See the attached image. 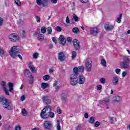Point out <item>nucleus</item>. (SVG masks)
<instances>
[{
	"label": "nucleus",
	"mask_w": 130,
	"mask_h": 130,
	"mask_svg": "<svg viewBox=\"0 0 130 130\" xmlns=\"http://www.w3.org/2000/svg\"><path fill=\"white\" fill-rule=\"evenodd\" d=\"M26 99V98L25 97V95H22L21 97V101H24Z\"/></svg>",
	"instance_id": "obj_64"
},
{
	"label": "nucleus",
	"mask_w": 130,
	"mask_h": 130,
	"mask_svg": "<svg viewBox=\"0 0 130 130\" xmlns=\"http://www.w3.org/2000/svg\"><path fill=\"white\" fill-rule=\"evenodd\" d=\"M73 19L75 21V22H78V21H79V17H78V16H77V15H74L73 16Z\"/></svg>",
	"instance_id": "obj_46"
},
{
	"label": "nucleus",
	"mask_w": 130,
	"mask_h": 130,
	"mask_svg": "<svg viewBox=\"0 0 130 130\" xmlns=\"http://www.w3.org/2000/svg\"><path fill=\"white\" fill-rule=\"evenodd\" d=\"M60 98L61 100H63V101H66L68 98V96L67 95V94L64 93H62L60 95Z\"/></svg>",
	"instance_id": "obj_24"
},
{
	"label": "nucleus",
	"mask_w": 130,
	"mask_h": 130,
	"mask_svg": "<svg viewBox=\"0 0 130 130\" xmlns=\"http://www.w3.org/2000/svg\"><path fill=\"white\" fill-rule=\"evenodd\" d=\"M120 71H121V70L119 69H117L115 70V73L116 74H119V73H120Z\"/></svg>",
	"instance_id": "obj_57"
},
{
	"label": "nucleus",
	"mask_w": 130,
	"mask_h": 130,
	"mask_svg": "<svg viewBox=\"0 0 130 130\" xmlns=\"http://www.w3.org/2000/svg\"><path fill=\"white\" fill-rule=\"evenodd\" d=\"M47 87H49V84H48V83H46L45 82L42 83L41 88L42 89H45L46 88H47Z\"/></svg>",
	"instance_id": "obj_27"
},
{
	"label": "nucleus",
	"mask_w": 130,
	"mask_h": 130,
	"mask_svg": "<svg viewBox=\"0 0 130 130\" xmlns=\"http://www.w3.org/2000/svg\"><path fill=\"white\" fill-rule=\"evenodd\" d=\"M72 32L75 34H79L80 33V30L78 27H74L72 29Z\"/></svg>",
	"instance_id": "obj_26"
},
{
	"label": "nucleus",
	"mask_w": 130,
	"mask_h": 130,
	"mask_svg": "<svg viewBox=\"0 0 130 130\" xmlns=\"http://www.w3.org/2000/svg\"><path fill=\"white\" fill-rule=\"evenodd\" d=\"M32 56L34 58H35V59H37V58H38V56H39V53L36 52L32 55Z\"/></svg>",
	"instance_id": "obj_39"
},
{
	"label": "nucleus",
	"mask_w": 130,
	"mask_h": 130,
	"mask_svg": "<svg viewBox=\"0 0 130 130\" xmlns=\"http://www.w3.org/2000/svg\"><path fill=\"white\" fill-rule=\"evenodd\" d=\"M73 73H74V74H73L72 75H76V76H77V75H78V73H79V69H78V67L74 68Z\"/></svg>",
	"instance_id": "obj_30"
},
{
	"label": "nucleus",
	"mask_w": 130,
	"mask_h": 130,
	"mask_svg": "<svg viewBox=\"0 0 130 130\" xmlns=\"http://www.w3.org/2000/svg\"><path fill=\"white\" fill-rule=\"evenodd\" d=\"M8 39L13 42L19 41V36L16 34H12L8 36Z\"/></svg>",
	"instance_id": "obj_6"
},
{
	"label": "nucleus",
	"mask_w": 130,
	"mask_h": 130,
	"mask_svg": "<svg viewBox=\"0 0 130 130\" xmlns=\"http://www.w3.org/2000/svg\"><path fill=\"white\" fill-rule=\"evenodd\" d=\"M44 127L46 130H51L52 128V123L50 121H45L44 123Z\"/></svg>",
	"instance_id": "obj_7"
},
{
	"label": "nucleus",
	"mask_w": 130,
	"mask_h": 130,
	"mask_svg": "<svg viewBox=\"0 0 130 130\" xmlns=\"http://www.w3.org/2000/svg\"><path fill=\"white\" fill-rule=\"evenodd\" d=\"M19 48H20V47L18 46H15L12 47L9 52V54L13 58H17V54L19 53Z\"/></svg>",
	"instance_id": "obj_1"
},
{
	"label": "nucleus",
	"mask_w": 130,
	"mask_h": 130,
	"mask_svg": "<svg viewBox=\"0 0 130 130\" xmlns=\"http://www.w3.org/2000/svg\"><path fill=\"white\" fill-rule=\"evenodd\" d=\"M0 102H1V104L3 105V107L5 109H8V110H12V107L10 105L9 101L6 98H0Z\"/></svg>",
	"instance_id": "obj_2"
},
{
	"label": "nucleus",
	"mask_w": 130,
	"mask_h": 130,
	"mask_svg": "<svg viewBox=\"0 0 130 130\" xmlns=\"http://www.w3.org/2000/svg\"><path fill=\"white\" fill-rule=\"evenodd\" d=\"M120 101V97L118 96H116L114 98L113 102H119Z\"/></svg>",
	"instance_id": "obj_32"
},
{
	"label": "nucleus",
	"mask_w": 130,
	"mask_h": 130,
	"mask_svg": "<svg viewBox=\"0 0 130 130\" xmlns=\"http://www.w3.org/2000/svg\"><path fill=\"white\" fill-rule=\"evenodd\" d=\"M33 83H34V77L32 75H30L29 76V83L32 85Z\"/></svg>",
	"instance_id": "obj_31"
},
{
	"label": "nucleus",
	"mask_w": 130,
	"mask_h": 130,
	"mask_svg": "<svg viewBox=\"0 0 130 130\" xmlns=\"http://www.w3.org/2000/svg\"><path fill=\"white\" fill-rule=\"evenodd\" d=\"M42 115H43V117H42V118H43V119H46L48 118V117H50L51 118H53L55 116L54 113L51 111L49 112L46 115H43V114Z\"/></svg>",
	"instance_id": "obj_8"
},
{
	"label": "nucleus",
	"mask_w": 130,
	"mask_h": 130,
	"mask_svg": "<svg viewBox=\"0 0 130 130\" xmlns=\"http://www.w3.org/2000/svg\"><path fill=\"white\" fill-rule=\"evenodd\" d=\"M52 4H55L57 3V0H50Z\"/></svg>",
	"instance_id": "obj_63"
},
{
	"label": "nucleus",
	"mask_w": 130,
	"mask_h": 130,
	"mask_svg": "<svg viewBox=\"0 0 130 130\" xmlns=\"http://www.w3.org/2000/svg\"><path fill=\"white\" fill-rule=\"evenodd\" d=\"M97 89H98V90H101V89H102V85H98L97 86Z\"/></svg>",
	"instance_id": "obj_60"
},
{
	"label": "nucleus",
	"mask_w": 130,
	"mask_h": 130,
	"mask_svg": "<svg viewBox=\"0 0 130 130\" xmlns=\"http://www.w3.org/2000/svg\"><path fill=\"white\" fill-rule=\"evenodd\" d=\"M52 109V107H51V106L48 105L46 106L44 108V109H43V110L41 111V117H43V116L42 115L43 114V115H47V114H48V113L51 111Z\"/></svg>",
	"instance_id": "obj_5"
},
{
	"label": "nucleus",
	"mask_w": 130,
	"mask_h": 130,
	"mask_svg": "<svg viewBox=\"0 0 130 130\" xmlns=\"http://www.w3.org/2000/svg\"><path fill=\"white\" fill-rule=\"evenodd\" d=\"M21 113L23 116H26V115H27V111H26V109H22Z\"/></svg>",
	"instance_id": "obj_41"
},
{
	"label": "nucleus",
	"mask_w": 130,
	"mask_h": 130,
	"mask_svg": "<svg viewBox=\"0 0 130 130\" xmlns=\"http://www.w3.org/2000/svg\"><path fill=\"white\" fill-rule=\"evenodd\" d=\"M1 84L2 87L3 88V89L5 92L6 95H8L9 96V95H10V93H9V90L7 89V88L6 87V82L2 81Z\"/></svg>",
	"instance_id": "obj_15"
},
{
	"label": "nucleus",
	"mask_w": 130,
	"mask_h": 130,
	"mask_svg": "<svg viewBox=\"0 0 130 130\" xmlns=\"http://www.w3.org/2000/svg\"><path fill=\"white\" fill-rule=\"evenodd\" d=\"M120 66L123 69H129V63H127V62L124 61H121L120 62Z\"/></svg>",
	"instance_id": "obj_13"
},
{
	"label": "nucleus",
	"mask_w": 130,
	"mask_h": 130,
	"mask_svg": "<svg viewBox=\"0 0 130 130\" xmlns=\"http://www.w3.org/2000/svg\"><path fill=\"white\" fill-rule=\"evenodd\" d=\"M66 22L67 24H70V18H69V16L66 17Z\"/></svg>",
	"instance_id": "obj_53"
},
{
	"label": "nucleus",
	"mask_w": 130,
	"mask_h": 130,
	"mask_svg": "<svg viewBox=\"0 0 130 130\" xmlns=\"http://www.w3.org/2000/svg\"><path fill=\"white\" fill-rule=\"evenodd\" d=\"M8 85L9 88V92H12V91L14 90V83L12 82H9Z\"/></svg>",
	"instance_id": "obj_22"
},
{
	"label": "nucleus",
	"mask_w": 130,
	"mask_h": 130,
	"mask_svg": "<svg viewBox=\"0 0 130 130\" xmlns=\"http://www.w3.org/2000/svg\"><path fill=\"white\" fill-rule=\"evenodd\" d=\"M43 79L44 81H48L50 79V77L48 75H46L43 77Z\"/></svg>",
	"instance_id": "obj_33"
},
{
	"label": "nucleus",
	"mask_w": 130,
	"mask_h": 130,
	"mask_svg": "<svg viewBox=\"0 0 130 130\" xmlns=\"http://www.w3.org/2000/svg\"><path fill=\"white\" fill-rule=\"evenodd\" d=\"M15 130H21V126L19 125H17L15 127Z\"/></svg>",
	"instance_id": "obj_54"
},
{
	"label": "nucleus",
	"mask_w": 130,
	"mask_h": 130,
	"mask_svg": "<svg viewBox=\"0 0 130 130\" xmlns=\"http://www.w3.org/2000/svg\"><path fill=\"white\" fill-rule=\"evenodd\" d=\"M15 3L17 5V6H21V2L20 0H15Z\"/></svg>",
	"instance_id": "obj_48"
},
{
	"label": "nucleus",
	"mask_w": 130,
	"mask_h": 130,
	"mask_svg": "<svg viewBox=\"0 0 130 130\" xmlns=\"http://www.w3.org/2000/svg\"><path fill=\"white\" fill-rule=\"evenodd\" d=\"M49 2V0H43L42 1V6L44 8H48L49 4L48 3Z\"/></svg>",
	"instance_id": "obj_20"
},
{
	"label": "nucleus",
	"mask_w": 130,
	"mask_h": 130,
	"mask_svg": "<svg viewBox=\"0 0 130 130\" xmlns=\"http://www.w3.org/2000/svg\"><path fill=\"white\" fill-rule=\"evenodd\" d=\"M90 35H92V36H97L99 31H98V28L95 27L90 28Z\"/></svg>",
	"instance_id": "obj_9"
},
{
	"label": "nucleus",
	"mask_w": 130,
	"mask_h": 130,
	"mask_svg": "<svg viewBox=\"0 0 130 130\" xmlns=\"http://www.w3.org/2000/svg\"><path fill=\"white\" fill-rule=\"evenodd\" d=\"M76 56H77V52H76V51H73L72 54V59H75Z\"/></svg>",
	"instance_id": "obj_35"
},
{
	"label": "nucleus",
	"mask_w": 130,
	"mask_h": 130,
	"mask_svg": "<svg viewBox=\"0 0 130 130\" xmlns=\"http://www.w3.org/2000/svg\"><path fill=\"white\" fill-rule=\"evenodd\" d=\"M3 22H4V19H3V18L0 17V26L3 25Z\"/></svg>",
	"instance_id": "obj_62"
},
{
	"label": "nucleus",
	"mask_w": 130,
	"mask_h": 130,
	"mask_svg": "<svg viewBox=\"0 0 130 130\" xmlns=\"http://www.w3.org/2000/svg\"><path fill=\"white\" fill-rule=\"evenodd\" d=\"M109 120L111 122V123H113V117H109Z\"/></svg>",
	"instance_id": "obj_58"
},
{
	"label": "nucleus",
	"mask_w": 130,
	"mask_h": 130,
	"mask_svg": "<svg viewBox=\"0 0 130 130\" xmlns=\"http://www.w3.org/2000/svg\"><path fill=\"white\" fill-rule=\"evenodd\" d=\"M94 125L95 126H96V127H98V126L100 125V122L99 121L95 122L94 123Z\"/></svg>",
	"instance_id": "obj_50"
},
{
	"label": "nucleus",
	"mask_w": 130,
	"mask_h": 130,
	"mask_svg": "<svg viewBox=\"0 0 130 130\" xmlns=\"http://www.w3.org/2000/svg\"><path fill=\"white\" fill-rule=\"evenodd\" d=\"M110 102V100H109V98H106L103 101L102 103L103 105H109Z\"/></svg>",
	"instance_id": "obj_21"
},
{
	"label": "nucleus",
	"mask_w": 130,
	"mask_h": 130,
	"mask_svg": "<svg viewBox=\"0 0 130 130\" xmlns=\"http://www.w3.org/2000/svg\"><path fill=\"white\" fill-rule=\"evenodd\" d=\"M41 33H43V34L46 33V27H45V26L42 27L41 28Z\"/></svg>",
	"instance_id": "obj_34"
},
{
	"label": "nucleus",
	"mask_w": 130,
	"mask_h": 130,
	"mask_svg": "<svg viewBox=\"0 0 130 130\" xmlns=\"http://www.w3.org/2000/svg\"><path fill=\"white\" fill-rule=\"evenodd\" d=\"M85 69L87 72H91L92 70V60L91 58H86L85 60Z\"/></svg>",
	"instance_id": "obj_3"
},
{
	"label": "nucleus",
	"mask_w": 130,
	"mask_h": 130,
	"mask_svg": "<svg viewBox=\"0 0 130 130\" xmlns=\"http://www.w3.org/2000/svg\"><path fill=\"white\" fill-rule=\"evenodd\" d=\"M81 3L82 4H86L89 2V0H80Z\"/></svg>",
	"instance_id": "obj_56"
},
{
	"label": "nucleus",
	"mask_w": 130,
	"mask_h": 130,
	"mask_svg": "<svg viewBox=\"0 0 130 130\" xmlns=\"http://www.w3.org/2000/svg\"><path fill=\"white\" fill-rule=\"evenodd\" d=\"M57 113H59V114H60V113H61V110L59 108H57Z\"/></svg>",
	"instance_id": "obj_61"
},
{
	"label": "nucleus",
	"mask_w": 130,
	"mask_h": 130,
	"mask_svg": "<svg viewBox=\"0 0 130 130\" xmlns=\"http://www.w3.org/2000/svg\"><path fill=\"white\" fill-rule=\"evenodd\" d=\"M119 81V78L116 76H114L113 78V84L115 86L118 84V81Z\"/></svg>",
	"instance_id": "obj_19"
},
{
	"label": "nucleus",
	"mask_w": 130,
	"mask_h": 130,
	"mask_svg": "<svg viewBox=\"0 0 130 130\" xmlns=\"http://www.w3.org/2000/svg\"><path fill=\"white\" fill-rule=\"evenodd\" d=\"M72 38H71V37H68V38H67V41H68V42H69V43H72Z\"/></svg>",
	"instance_id": "obj_55"
},
{
	"label": "nucleus",
	"mask_w": 130,
	"mask_h": 130,
	"mask_svg": "<svg viewBox=\"0 0 130 130\" xmlns=\"http://www.w3.org/2000/svg\"><path fill=\"white\" fill-rule=\"evenodd\" d=\"M42 99L46 104H50L51 103V100L48 96H44L42 98Z\"/></svg>",
	"instance_id": "obj_11"
},
{
	"label": "nucleus",
	"mask_w": 130,
	"mask_h": 130,
	"mask_svg": "<svg viewBox=\"0 0 130 130\" xmlns=\"http://www.w3.org/2000/svg\"><path fill=\"white\" fill-rule=\"evenodd\" d=\"M81 128H82V125H78L76 127V130H81Z\"/></svg>",
	"instance_id": "obj_59"
},
{
	"label": "nucleus",
	"mask_w": 130,
	"mask_h": 130,
	"mask_svg": "<svg viewBox=\"0 0 130 130\" xmlns=\"http://www.w3.org/2000/svg\"><path fill=\"white\" fill-rule=\"evenodd\" d=\"M58 59L59 61H64L66 59V55L62 52L59 53L58 55Z\"/></svg>",
	"instance_id": "obj_12"
},
{
	"label": "nucleus",
	"mask_w": 130,
	"mask_h": 130,
	"mask_svg": "<svg viewBox=\"0 0 130 130\" xmlns=\"http://www.w3.org/2000/svg\"><path fill=\"white\" fill-rule=\"evenodd\" d=\"M114 28V26L112 25H110L109 24H105V29L106 31H110L112 30Z\"/></svg>",
	"instance_id": "obj_18"
},
{
	"label": "nucleus",
	"mask_w": 130,
	"mask_h": 130,
	"mask_svg": "<svg viewBox=\"0 0 130 130\" xmlns=\"http://www.w3.org/2000/svg\"><path fill=\"white\" fill-rule=\"evenodd\" d=\"M56 30L57 31V32H61L62 28L60 26H57L56 27Z\"/></svg>",
	"instance_id": "obj_43"
},
{
	"label": "nucleus",
	"mask_w": 130,
	"mask_h": 130,
	"mask_svg": "<svg viewBox=\"0 0 130 130\" xmlns=\"http://www.w3.org/2000/svg\"><path fill=\"white\" fill-rule=\"evenodd\" d=\"M47 32L48 34H51L52 32V29L51 28V27L49 26L47 28Z\"/></svg>",
	"instance_id": "obj_42"
},
{
	"label": "nucleus",
	"mask_w": 130,
	"mask_h": 130,
	"mask_svg": "<svg viewBox=\"0 0 130 130\" xmlns=\"http://www.w3.org/2000/svg\"><path fill=\"white\" fill-rule=\"evenodd\" d=\"M38 39L40 41H43V40H44V36H43L42 34H39L38 37Z\"/></svg>",
	"instance_id": "obj_29"
},
{
	"label": "nucleus",
	"mask_w": 130,
	"mask_h": 130,
	"mask_svg": "<svg viewBox=\"0 0 130 130\" xmlns=\"http://www.w3.org/2000/svg\"><path fill=\"white\" fill-rule=\"evenodd\" d=\"M101 63L103 67H107L106 64V60H105V59H102L101 60Z\"/></svg>",
	"instance_id": "obj_36"
},
{
	"label": "nucleus",
	"mask_w": 130,
	"mask_h": 130,
	"mask_svg": "<svg viewBox=\"0 0 130 130\" xmlns=\"http://www.w3.org/2000/svg\"><path fill=\"white\" fill-rule=\"evenodd\" d=\"M90 123H94L95 122V117H91L89 119Z\"/></svg>",
	"instance_id": "obj_40"
},
{
	"label": "nucleus",
	"mask_w": 130,
	"mask_h": 130,
	"mask_svg": "<svg viewBox=\"0 0 130 130\" xmlns=\"http://www.w3.org/2000/svg\"><path fill=\"white\" fill-rule=\"evenodd\" d=\"M36 3L38 6H42V0H36Z\"/></svg>",
	"instance_id": "obj_44"
},
{
	"label": "nucleus",
	"mask_w": 130,
	"mask_h": 130,
	"mask_svg": "<svg viewBox=\"0 0 130 130\" xmlns=\"http://www.w3.org/2000/svg\"><path fill=\"white\" fill-rule=\"evenodd\" d=\"M78 84L79 85H83L85 83V77L82 75H80L78 77Z\"/></svg>",
	"instance_id": "obj_16"
},
{
	"label": "nucleus",
	"mask_w": 130,
	"mask_h": 130,
	"mask_svg": "<svg viewBox=\"0 0 130 130\" xmlns=\"http://www.w3.org/2000/svg\"><path fill=\"white\" fill-rule=\"evenodd\" d=\"M100 82L102 84H105L106 83V80L105 78H101V79L100 80Z\"/></svg>",
	"instance_id": "obj_45"
},
{
	"label": "nucleus",
	"mask_w": 130,
	"mask_h": 130,
	"mask_svg": "<svg viewBox=\"0 0 130 130\" xmlns=\"http://www.w3.org/2000/svg\"><path fill=\"white\" fill-rule=\"evenodd\" d=\"M121 18H122V14L119 15V18L117 19V23H120L121 22Z\"/></svg>",
	"instance_id": "obj_38"
},
{
	"label": "nucleus",
	"mask_w": 130,
	"mask_h": 130,
	"mask_svg": "<svg viewBox=\"0 0 130 130\" xmlns=\"http://www.w3.org/2000/svg\"><path fill=\"white\" fill-rule=\"evenodd\" d=\"M59 41L62 45H64L67 40L64 39V37L63 35H60L59 38Z\"/></svg>",
	"instance_id": "obj_17"
},
{
	"label": "nucleus",
	"mask_w": 130,
	"mask_h": 130,
	"mask_svg": "<svg viewBox=\"0 0 130 130\" xmlns=\"http://www.w3.org/2000/svg\"><path fill=\"white\" fill-rule=\"evenodd\" d=\"M24 73L25 77H30V76H32V75H31L30 71H29V70L28 69H26L25 70H24Z\"/></svg>",
	"instance_id": "obj_25"
},
{
	"label": "nucleus",
	"mask_w": 130,
	"mask_h": 130,
	"mask_svg": "<svg viewBox=\"0 0 130 130\" xmlns=\"http://www.w3.org/2000/svg\"><path fill=\"white\" fill-rule=\"evenodd\" d=\"M36 19L38 23H40V17L39 16H36Z\"/></svg>",
	"instance_id": "obj_49"
},
{
	"label": "nucleus",
	"mask_w": 130,
	"mask_h": 130,
	"mask_svg": "<svg viewBox=\"0 0 130 130\" xmlns=\"http://www.w3.org/2000/svg\"><path fill=\"white\" fill-rule=\"evenodd\" d=\"M28 68L30 69L31 73H34V74H36L37 71V68L36 67H34V66L33 65V63L32 62H30L28 64Z\"/></svg>",
	"instance_id": "obj_14"
},
{
	"label": "nucleus",
	"mask_w": 130,
	"mask_h": 130,
	"mask_svg": "<svg viewBox=\"0 0 130 130\" xmlns=\"http://www.w3.org/2000/svg\"><path fill=\"white\" fill-rule=\"evenodd\" d=\"M78 72L80 73H83L84 72V67L83 66H81V67H79L78 68Z\"/></svg>",
	"instance_id": "obj_37"
},
{
	"label": "nucleus",
	"mask_w": 130,
	"mask_h": 130,
	"mask_svg": "<svg viewBox=\"0 0 130 130\" xmlns=\"http://www.w3.org/2000/svg\"><path fill=\"white\" fill-rule=\"evenodd\" d=\"M123 60L126 62H127L128 63H130V59L129 56H123Z\"/></svg>",
	"instance_id": "obj_23"
},
{
	"label": "nucleus",
	"mask_w": 130,
	"mask_h": 130,
	"mask_svg": "<svg viewBox=\"0 0 130 130\" xmlns=\"http://www.w3.org/2000/svg\"><path fill=\"white\" fill-rule=\"evenodd\" d=\"M4 54H5V51L0 47V55L2 56V55H4Z\"/></svg>",
	"instance_id": "obj_47"
},
{
	"label": "nucleus",
	"mask_w": 130,
	"mask_h": 130,
	"mask_svg": "<svg viewBox=\"0 0 130 130\" xmlns=\"http://www.w3.org/2000/svg\"><path fill=\"white\" fill-rule=\"evenodd\" d=\"M52 41L55 44H56V43H57V40H56V38H55V37L52 38Z\"/></svg>",
	"instance_id": "obj_51"
},
{
	"label": "nucleus",
	"mask_w": 130,
	"mask_h": 130,
	"mask_svg": "<svg viewBox=\"0 0 130 130\" xmlns=\"http://www.w3.org/2000/svg\"><path fill=\"white\" fill-rule=\"evenodd\" d=\"M57 130H61V127L60 126V121L59 120H57Z\"/></svg>",
	"instance_id": "obj_28"
},
{
	"label": "nucleus",
	"mask_w": 130,
	"mask_h": 130,
	"mask_svg": "<svg viewBox=\"0 0 130 130\" xmlns=\"http://www.w3.org/2000/svg\"><path fill=\"white\" fill-rule=\"evenodd\" d=\"M73 45H74V47L75 49H76V50H79L80 49V42L79 41V40H78L76 39H74L73 40Z\"/></svg>",
	"instance_id": "obj_10"
},
{
	"label": "nucleus",
	"mask_w": 130,
	"mask_h": 130,
	"mask_svg": "<svg viewBox=\"0 0 130 130\" xmlns=\"http://www.w3.org/2000/svg\"><path fill=\"white\" fill-rule=\"evenodd\" d=\"M127 74V73L126 72L123 71L122 73V77H123V78H124V77L126 76Z\"/></svg>",
	"instance_id": "obj_52"
},
{
	"label": "nucleus",
	"mask_w": 130,
	"mask_h": 130,
	"mask_svg": "<svg viewBox=\"0 0 130 130\" xmlns=\"http://www.w3.org/2000/svg\"><path fill=\"white\" fill-rule=\"evenodd\" d=\"M70 84L72 86H76L78 84V77L76 74L71 75Z\"/></svg>",
	"instance_id": "obj_4"
}]
</instances>
